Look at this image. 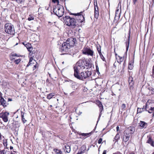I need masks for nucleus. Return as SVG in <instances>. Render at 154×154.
Listing matches in <instances>:
<instances>
[{"instance_id":"obj_1","label":"nucleus","mask_w":154,"mask_h":154,"mask_svg":"<svg viewBox=\"0 0 154 154\" xmlns=\"http://www.w3.org/2000/svg\"><path fill=\"white\" fill-rule=\"evenodd\" d=\"M83 12L81 11L75 14L71 13V15L75 16L72 18L69 16H66L65 22L66 25L75 29V31H79L80 30L79 28L81 26L82 23H85L84 15L83 14Z\"/></svg>"},{"instance_id":"obj_2","label":"nucleus","mask_w":154,"mask_h":154,"mask_svg":"<svg viewBox=\"0 0 154 154\" xmlns=\"http://www.w3.org/2000/svg\"><path fill=\"white\" fill-rule=\"evenodd\" d=\"M92 64L90 61L85 60V59L82 58L79 60L74 65L73 68L74 72L76 71H79V70H83L85 68L88 69L92 67Z\"/></svg>"},{"instance_id":"obj_3","label":"nucleus","mask_w":154,"mask_h":154,"mask_svg":"<svg viewBox=\"0 0 154 154\" xmlns=\"http://www.w3.org/2000/svg\"><path fill=\"white\" fill-rule=\"evenodd\" d=\"M144 109L149 113L152 114V116H154V103L152 102L151 100H148L145 105L143 106L142 108V109Z\"/></svg>"},{"instance_id":"obj_4","label":"nucleus","mask_w":154,"mask_h":154,"mask_svg":"<svg viewBox=\"0 0 154 154\" xmlns=\"http://www.w3.org/2000/svg\"><path fill=\"white\" fill-rule=\"evenodd\" d=\"M91 75V72L87 71L81 72L80 73H79V71H76L74 72V75L77 79L82 80L83 79H85L89 77Z\"/></svg>"},{"instance_id":"obj_5","label":"nucleus","mask_w":154,"mask_h":154,"mask_svg":"<svg viewBox=\"0 0 154 154\" xmlns=\"http://www.w3.org/2000/svg\"><path fill=\"white\" fill-rule=\"evenodd\" d=\"M5 32L10 35H14L15 30L14 26L10 23H6L4 26Z\"/></svg>"},{"instance_id":"obj_6","label":"nucleus","mask_w":154,"mask_h":154,"mask_svg":"<svg viewBox=\"0 0 154 154\" xmlns=\"http://www.w3.org/2000/svg\"><path fill=\"white\" fill-rule=\"evenodd\" d=\"M53 11L54 14L59 17L62 16L64 12V9L61 6H57L53 7Z\"/></svg>"},{"instance_id":"obj_7","label":"nucleus","mask_w":154,"mask_h":154,"mask_svg":"<svg viewBox=\"0 0 154 154\" xmlns=\"http://www.w3.org/2000/svg\"><path fill=\"white\" fill-rule=\"evenodd\" d=\"M70 48L71 47L65 42L62 44V46L60 49V51L63 54H66L68 53Z\"/></svg>"},{"instance_id":"obj_8","label":"nucleus","mask_w":154,"mask_h":154,"mask_svg":"<svg viewBox=\"0 0 154 154\" xmlns=\"http://www.w3.org/2000/svg\"><path fill=\"white\" fill-rule=\"evenodd\" d=\"M31 50V51H29V61L28 64H27L26 67H28L32 64V61L36 62V60L34 59V57L35 55V50Z\"/></svg>"},{"instance_id":"obj_9","label":"nucleus","mask_w":154,"mask_h":154,"mask_svg":"<svg viewBox=\"0 0 154 154\" xmlns=\"http://www.w3.org/2000/svg\"><path fill=\"white\" fill-rule=\"evenodd\" d=\"M82 54H84L93 57L94 55V52L88 46L85 47L82 50Z\"/></svg>"},{"instance_id":"obj_10","label":"nucleus","mask_w":154,"mask_h":154,"mask_svg":"<svg viewBox=\"0 0 154 154\" xmlns=\"http://www.w3.org/2000/svg\"><path fill=\"white\" fill-rule=\"evenodd\" d=\"M76 41L75 38H70L67 39L65 42L71 47L72 46H73L75 45Z\"/></svg>"},{"instance_id":"obj_11","label":"nucleus","mask_w":154,"mask_h":154,"mask_svg":"<svg viewBox=\"0 0 154 154\" xmlns=\"http://www.w3.org/2000/svg\"><path fill=\"white\" fill-rule=\"evenodd\" d=\"M9 115V113L8 112H2L0 113V118H2L4 122H6L8 121V116Z\"/></svg>"},{"instance_id":"obj_12","label":"nucleus","mask_w":154,"mask_h":154,"mask_svg":"<svg viewBox=\"0 0 154 154\" xmlns=\"http://www.w3.org/2000/svg\"><path fill=\"white\" fill-rule=\"evenodd\" d=\"M114 53L117 62L119 64H121L123 61L124 59H125L126 57H125L124 56L121 57L118 55L115 51V48L114 49Z\"/></svg>"},{"instance_id":"obj_13","label":"nucleus","mask_w":154,"mask_h":154,"mask_svg":"<svg viewBox=\"0 0 154 154\" xmlns=\"http://www.w3.org/2000/svg\"><path fill=\"white\" fill-rule=\"evenodd\" d=\"M96 104L98 106L100 109V114L99 116V119L100 118L102 114V112L103 110V105L101 102L99 100H97L96 101Z\"/></svg>"},{"instance_id":"obj_14","label":"nucleus","mask_w":154,"mask_h":154,"mask_svg":"<svg viewBox=\"0 0 154 154\" xmlns=\"http://www.w3.org/2000/svg\"><path fill=\"white\" fill-rule=\"evenodd\" d=\"M135 128L133 126H130L125 131V133L129 135L133 134L134 132Z\"/></svg>"},{"instance_id":"obj_15","label":"nucleus","mask_w":154,"mask_h":154,"mask_svg":"<svg viewBox=\"0 0 154 154\" xmlns=\"http://www.w3.org/2000/svg\"><path fill=\"white\" fill-rule=\"evenodd\" d=\"M134 54L133 57L132 58L129 60L128 69L130 70L134 68Z\"/></svg>"},{"instance_id":"obj_16","label":"nucleus","mask_w":154,"mask_h":154,"mask_svg":"<svg viewBox=\"0 0 154 154\" xmlns=\"http://www.w3.org/2000/svg\"><path fill=\"white\" fill-rule=\"evenodd\" d=\"M0 103L1 105L3 106L4 108L6 107L9 103L7 102L6 100L2 96H0Z\"/></svg>"},{"instance_id":"obj_17","label":"nucleus","mask_w":154,"mask_h":154,"mask_svg":"<svg viewBox=\"0 0 154 154\" xmlns=\"http://www.w3.org/2000/svg\"><path fill=\"white\" fill-rule=\"evenodd\" d=\"M148 140L146 143L149 144L152 146L154 147V141L152 139V137L150 135H149L147 136Z\"/></svg>"},{"instance_id":"obj_18","label":"nucleus","mask_w":154,"mask_h":154,"mask_svg":"<svg viewBox=\"0 0 154 154\" xmlns=\"http://www.w3.org/2000/svg\"><path fill=\"white\" fill-rule=\"evenodd\" d=\"M128 82L129 85V88L130 90L133 89L134 85L133 79L132 76H130L129 78Z\"/></svg>"},{"instance_id":"obj_19","label":"nucleus","mask_w":154,"mask_h":154,"mask_svg":"<svg viewBox=\"0 0 154 154\" xmlns=\"http://www.w3.org/2000/svg\"><path fill=\"white\" fill-rule=\"evenodd\" d=\"M130 137V135L128 134H127L126 133L124 132V135L123 137V141L125 142H126L128 141Z\"/></svg>"},{"instance_id":"obj_20","label":"nucleus","mask_w":154,"mask_h":154,"mask_svg":"<svg viewBox=\"0 0 154 154\" xmlns=\"http://www.w3.org/2000/svg\"><path fill=\"white\" fill-rule=\"evenodd\" d=\"M139 126L141 128H145L147 126L148 124L147 123L143 121H140L139 123Z\"/></svg>"},{"instance_id":"obj_21","label":"nucleus","mask_w":154,"mask_h":154,"mask_svg":"<svg viewBox=\"0 0 154 154\" xmlns=\"http://www.w3.org/2000/svg\"><path fill=\"white\" fill-rule=\"evenodd\" d=\"M16 53H11L9 56L10 59L11 60L13 61L16 60V57H19Z\"/></svg>"},{"instance_id":"obj_22","label":"nucleus","mask_w":154,"mask_h":154,"mask_svg":"<svg viewBox=\"0 0 154 154\" xmlns=\"http://www.w3.org/2000/svg\"><path fill=\"white\" fill-rule=\"evenodd\" d=\"M94 17L96 18L97 19L99 17V13L98 11V6L97 5L94 6Z\"/></svg>"},{"instance_id":"obj_23","label":"nucleus","mask_w":154,"mask_h":154,"mask_svg":"<svg viewBox=\"0 0 154 154\" xmlns=\"http://www.w3.org/2000/svg\"><path fill=\"white\" fill-rule=\"evenodd\" d=\"M25 45V47L26 48L28 51H31V50H33V48L31 44L28 42L26 43Z\"/></svg>"},{"instance_id":"obj_24","label":"nucleus","mask_w":154,"mask_h":154,"mask_svg":"<svg viewBox=\"0 0 154 154\" xmlns=\"http://www.w3.org/2000/svg\"><path fill=\"white\" fill-rule=\"evenodd\" d=\"M120 138V136L119 133H118L114 137V138L113 141L115 142V143L118 142V140Z\"/></svg>"},{"instance_id":"obj_25","label":"nucleus","mask_w":154,"mask_h":154,"mask_svg":"<svg viewBox=\"0 0 154 154\" xmlns=\"http://www.w3.org/2000/svg\"><path fill=\"white\" fill-rule=\"evenodd\" d=\"M130 38V32H129V35L128 36V41L127 42H126L125 43L126 51H127L128 50V48L129 47Z\"/></svg>"},{"instance_id":"obj_26","label":"nucleus","mask_w":154,"mask_h":154,"mask_svg":"<svg viewBox=\"0 0 154 154\" xmlns=\"http://www.w3.org/2000/svg\"><path fill=\"white\" fill-rule=\"evenodd\" d=\"M0 154H13V153L12 152L11 153L9 151L2 150H0Z\"/></svg>"},{"instance_id":"obj_27","label":"nucleus","mask_w":154,"mask_h":154,"mask_svg":"<svg viewBox=\"0 0 154 154\" xmlns=\"http://www.w3.org/2000/svg\"><path fill=\"white\" fill-rule=\"evenodd\" d=\"M55 95V93H51L49 94H48L47 98L48 99L50 100Z\"/></svg>"},{"instance_id":"obj_28","label":"nucleus","mask_w":154,"mask_h":154,"mask_svg":"<svg viewBox=\"0 0 154 154\" xmlns=\"http://www.w3.org/2000/svg\"><path fill=\"white\" fill-rule=\"evenodd\" d=\"M21 117L22 118V122H23V123H25L27 121L26 120H25V118H24V115L25 114V113L24 112H23L22 111H21Z\"/></svg>"},{"instance_id":"obj_29","label":"nucleus","mask_w":154,"mask_h":154,"mask_svg":"<svg viewBox=\"0 0 154 154\" xmlns=\"http://www.w3.org/2000/svg\"><path fill=\"white\" fill-rule=\"evenodd\" d=\"M92 131H91V132L89 133H82L81 134V135L82 136H84V137H88L90 136L92 134Z\"/></svg>"},{"instance_id":"obj_30","label":"nucleus","mask_w":154,"mask_h":154,"mask_svg":"<svg viewBox=\"0 0 154 154\" xmlns=\"http://www.w3.org/2000/svg\"><path fill=\"white\" fill-rule=\"evenodd\" d=\"M53 151L57 154H61L62 152L60 150L58 149L54 148L53 149Z\"/></svg>"},{"instance_id":"obj_31","label":"nucleus","mask_w":154,"mask_h":154,"mask_svg":"<svg viewBox=\"0 0 154 154\" xmlns=\"http://www.w3.org/2000/svg\"><path fill=\"white\" fill-rule=\"evenodd\" d=\"M97 49L98 51V53L101 54V47L100 45H97Z\"/></svg>"},{"instance_id":"obj_32","label":"nucleus","mask_w":154,"mask_h":154,"mask_svg":"<svg viewBox=\"0 0 154 154\" xmlns=\"http://www.w3.org/2000/svg\"><path fill=\"white\" fill-rule=\"evenodd\" d=\"M21 60V59L19 58L18 59H16V60H15L14 61V62L16 64H18L20 62Z\"/></svg>"},{"instance_id":"obj_33","label":"nucleus","mask_w":154,"mask_h":154,"mask_svg":"<svg viewBox=\"0 0 154 154\" xmlns=\"http://www.w3.org/2000/svg\"><path fill=\"white\" fill-rule=\"evenodd\" d=\"M65 151L66 152L69 153L70 151V147L69 146H65Z\"/></svg>"},{"instance_id":"obj_34","label":"nucleus","mask_w":154,"mask_h":154,"mask_svg":"<svg viewBox=\"0 0 154 154\" xmlns=\"http://www.w3.org/2000/svg\"><path fill=\"white\" fill-rule=\"evenodd\" d=\"M144 109H142L140 108H137V114L141 113L142 112L144 111Z\"/></svg>"},{"instance_id":"obj_35","label":"nucleus","mask_w":154,"mask_h":154,"mask_svg":"<svg viewBox=\"0 0 154 154\" xmlns=\"http://www.w3.org/2000/svg\"><path fill=\"white\" fill-rule=\"evenodd\" d=\"M126 105L125 104L123 103L121 106V109L122 111L125 110Z\"/></svg>"},{"instance_id":"obj_36","label":"nucleus","mask_w":154,"mask_h":154,"mask_svg":"<svg viewBox=\"0 0 154 154\" xmlns=\"http://www.w3.org/2000/svg\"><path fill=\"white\" fill-rule=\"evenodd\" d=\"M36 63V64H35V65L33 68V70H34L35 69H38V67H39V65L37 63L36 61L35 62Z\"/></svg>"},{"instance_id":"obj_37","label":"nucleus","mask_w":154,"mask_h":154,"mask_svg":"<svg viewBox=\"0 0 154 154\" xmlns=\"http://www.w3.org/2000/svg\"><path fill=\"white\" fill-rule=\"evenodd\" d=\"M34 19V17L32 15H29V17L28 18V20L29 21H31L33 20Z\"/></svg>"},{"instance_id":"obj_38","label":"nucleus","mask_w":154,"mask_h":154,"mask_svg":"<svg viewBox=\"0 0 154 154\" xmlns=\"http://www.w3.org/2000/svg\"><path fill=\"white\" fill-rule=\"evenodd\" d=\"M100 55V56L102 60L103 61H106V59L104 57L103 55L102 54V53L101 54H99Z\"/></svg>"},{"instance_id":"obj_39","label":"nucleus","mask_w":154,"mask_h":154,"mask_svg":"<svg viewBox=\"0 0 154 154\" xmlns=\"http://www.w3.org/2000/svg\"><path fill=\"white\" fill-rule=\"evenodd\" d=\"M103 141V139L102 138H100L98 141V143L99 144L102 143H103L104 141Z\"/></svg>"},{"instance_id":"obj_40","label":"nucleus","mask_w":154,"mask_h":154,"mask_svg":"<svg viewBox=\"0 0 154 154\" xmlns=\"http://www.w3.org/2000/svg\"><path fill=\"white\" fill-rule=\"evenodd\" d=\"M52 2L54 3H56L57 5H58L59 3V0H52Z\"/></svg>"},{"instance_id":"obj_41","label":"nucleus","mask_w":154,"mask_h":154,"mask_svg":"<svg viewBox=\"0 0 154 154\" xmlns=\"http://www.w3.org/2000/svg\"><path fill=\"white\" fill-rule=\"evenodd\" d=\"M25 0H17V2L19 4H21L22 2H24Z\"/></svg>"},{"instance_id":"obj_42","label":"nucleus","mask_w":154,"mask_h":154,"mask_svg":"<svg viewBox=\"0 0 154 154\" xmlns=\"http://www.w3.org/2000/svg\"><path fill=\"white\" fill-rule=\"evenodd\" d=\"M132 1L133 4L135 5L137 1V0H132Z\"/></svg>"},{"instance_id":"obj_43","label":"nucleus","mask_w":154,"mask_h":154,"mask_svg":"<svg viewBox=\"0 0 154 154\" xmlns=\"http://www.w3.org/2000/svg\"><path fill=\"white\" fill-rule=\"evenodd\" d=\"M151 94H154V88H152L151 89Z\"/></svg>"},{"instance_id":"obj_44","label":"nucleus","mask_w":154,"mask_h":154,"mask_svg":"<svg viewBox=\"0 0 154 154\" xmlns=\"http://www.w3.org/2000/svg\"><path fill=\"white\" fill-rule=\"evenodd\" d=\"M119 9H117L116 10V12H115V16H117V14H118V13L119 12Z\"/></svg>"},{"instance_id":"obj_45","label":"nucleus","mask_w":154,"mask_h":154,"mask_svg":"<svg viewBox=\"0 0 154 154\" xmlns=\"http://www.w3.org/2000/svg\"><path fill=\"white\" fill-rule=\"evenodd\" d=\"M126 59V57H125V60H124V61L123 64V66H125V65Z\"/></svg>"},{"instance_id":"obj_46","label":"nucleus","mask_w":154,"mask_h":154,"mask_svg":"<svg viewBox=\"0 0 154 154\" xmlns=\"http://www.w3.org/2000/svg\"><path fill=\"white\" fill-rule=\"evenodd\" d=\"M94 144H92L91 145V146H92L93 147H94L95 146V145H97V142L96 141H95L94 143Z\"/></svg>"},{"instance_id":"obj_47","label":"nucleus","mask_w":154,"mask_h":154,"mask_svg":"<svg viewBox=\"0 0 154 154\" xmlns=\"http://www.w3.org/2000/svg\"><path fill=\"white\" fill-rule=\"evenodd\" d=\"M85 149H86L85 146L84 145H83V152H84V151L85 150Z\"/></svg>"},{"instance_id":"obj_48","label":"nucleus","mask_w":154,"mask_h":154,"mask_svg":"<svg viewBox=\"0 0 154 154\" xmlns=\"http://www.w3.org/2000/svg\"><path fill=\"white\" fill-rule=\"evenodd\" d=\"M152 74L154 75V65L152 67Z\"/></svg>"},{"instance_id":"obj_49","label":"nucleus","mask_w":154,"mask_h":154,"mask_svg":"<svg viewBox=\"0 0 154 154\" xmlns=\"http://www.w3.org/2000/svg\"><path fill=\"white\" fill-rule=\"evenodd\" d=\"M152 74L154 75V65L152 67Z\"/></svg>"},{"instance_id":"obj_50","label":"nucleus","mask_w":154,"mask_h":154,"mask_svg":"<svg viewBox=\"0 0 154 154\" xmlns=\"http://www.w3.org/2000/svg\"><path fill=\"white\" fill-rule=\"evenodd\" d=\"M119 126H117L116 127V131L117 132H118V131H119Z\"/></svg>"},{"instance_id":"obj_51","label":"nucleus","mask_w":154,"mask_h":154,"mask_svg":"<svg viewBox=\"0 0 154 154\" xmlns=\"http://www.w3.org/2000/svg\"><path fill=\"white\" fill-rule=\"evenodd\" d=\"M113 154H122L119 152H116L114 153Z\"/></svg>"},{"instance_id":"obj_52","label":"nucleus","mask_w":154,"mask_h":154,"mask_svg":"<svg viewBox=\"0 0 154 154\" xmlns=\"http://www.w3.org/2000/svg\"><path fill=\"white\" fill-rule=\"evenodd\" d=\"M2 135L1 133L0 132V142L2 140Z\"/></svg>"},{"instance_id":"obj_53","label":"nucleus","mask_w":154,"mask_h":154,"mask_svg":"<svg viewBox=\"0 0 154 154\" xmlns=\"http://www.w3.org/2000/svg\"><path fill=\"white\" fill-rule=\"evenodd\" d=\"M106 150H104L103 151V152L102 154H106Z\"/></svg>"},{"instance_id":"obj_54","label":"nucleus","mask_w":154,"mask_h":154,"mask_svg":"<svg viewBox=\"0 0 154 154\" xmlns=\"http://www.w3.org/2000/svg\"><path fill=\"white\" fill-rule=\"evenodd\" d=\"M8 101H12V99L11 98H8Z\"/></svg>"},{"instance_id":"obj_55","label":"nucleus","mask_w":154,"mask_h":154,"mask_svg":"<svg viewBox=\"0 0 154 154\" xmlns=\"http://www.w3.org/2000/svg\"><path fill=\"white\" fill-rule=\"evenodd\" d=\"M26 43V42H23L22 43V44L25 46V44Z\"/></svg>"},{"instance_id":"obj_56","label":"nucleus","mask_w":154,"mask_h":154,"mask_svg":"<svg viewBox=\"0 0 154 154\" xmlns=\"http://www.w3.org/2000/svg\"><path fill=\"white\" fill-rule=\"evenodd\" d=\"M10 149H11H11H13V146H10Z\"/></svg>"},{"instance_id":"obj_57","label":"nucleus","mask_w":154,"mask_h":154,"mask_svg":"<svg viewBox=\"0 0 154 154\" xmlns=\"http://www.w3.org/2000/svg\"><path fill=\"white\" fill-rule=\"evenodd\" d=\"M34 62H35V61H32V64H31V65H32L33 64H34Z\"/></svg>"},{"instance_id":"obj_58","label":"nucleus","mask_w":154,"mask_h":154,"mask_svg":"<svg viewBox=\"0 0 154 154\" xmlns=\"http://www.w3.org/2000/svg\"><path fill=\"white\" fill-rule=\"evenodd\" d=\"M128 154H135L133 152H132L131 153H129Z\"/></svg>"},{"instance_id":"obj_59","label":"nucleus","mask_w":154,"mask_h":154,"mask_svg":"<svg viewBox=\"0 0 154 154\" xmlns=\"http://www.w3.org/2000/svg\"><path fill=\"white\" fill-rule=\"evenodd\" d=\"M12 1H15L17 2V0H11Z\"/></svg>"},{"instance_id":"obj_60","label":"nucleus","mask_w":154,"mask_h":154,"mask_svg":"<svg viewBox=\"0 0 154 154\" xmlns=\"http://www.w3.org/2000/svg\"><path fill=\"white\" fill-rule=\"evenodd\" d=\"M97 66H96V69H97Z\"/></svg>"},{"instance_id":"obj_61","label":"nucleus","mask_w":154,"mask_h":154,"mask_svg":"<svg viewBox=\"0 0 154 154\" xmlns=\"http://www.w3.org/2000/svg\"><path fill=\"white\" fill-rule=\"evenodd\" d=\"M143 11H144V9H143Z\"/></svg>"},{"instance_id":"obj_62","label":"nucleus","mask_w":154,"mask_h":154,"mask_svg":"<svg viewBox=\"0 0 154 154\" xmlns=\"http://www.w3.org/2000/svg\"><path fill=\"white\" fill-rule=\"evenodd\" d=\"M152 154H154V152H153Z\"/></svg>"},{"instance_id":"obj_63","label":"nucleus","mask_w":154,"mask_h":154,"mask_svg":"<svg viewBox=\"0 0 154 154\" xmlns=\"http://www.w3.org/2000/svg\"><path fill=\"white\" fill-rule=\"evenodd\" d=\"M118 23H117V24L116 25V26H117V25L118 24Z\"/></svg>"},{"instance_id":"obj_64","label":"nucleus","mask_w":154,"mask_h":154,"mask_svg":"<svg viewBox=\"0 0 154 154\" xmlns=\"http://www.w3.org/2000/svg\"><path fill=\"white\" fill-rule=\"evenodd\" d=\"M113 28H116V27H114Z\"/></svg>"}]
</instances>
